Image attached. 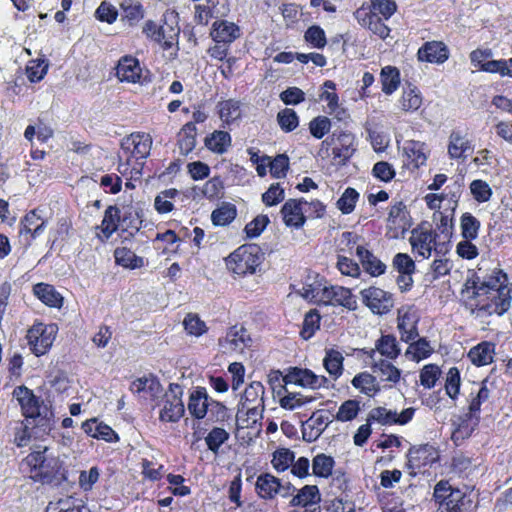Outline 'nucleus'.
Returning a JSON list of instances; mask_svg holds the SVG:
<instances>
[{
  "label": "nucleus",
  "mask_w": 512,
  "mask_h": 512,
  "mask_svg": "<svg viewBox=\"0 0 512 512\" xmlns=\"http://www.w3.org/2000/svg\"><path fill=\"white\" fill-rule=\"evenodd\" d=\"M506 282L507 275L500 269H494L492 274L482 281L477 277L473 287L474 294L477 297L489 295L487 298L490 300L487 303H481L483 300H480L478 303L480 310L489 315H502L509 309L511 296Z\"/></svg>",
  "instance_id": "f257e3e1"
},
{
  "label": "nucleus",
  "mask_w": 512,
  "mask_h": 512,
  "mask_svg": "<svg viewBox=\"0 0 512 512\" xmlns=\"http://www.w3.org/2000/svg\"><path fill=\"white\" fill-rule=\"evenodd\" d=\"M24 463L30 468L31 478L42 481H50L61 468L58 457L44 444L35 445Z\"/></svg>",
  "instance_id": "f03ea898"
},
{
  "label": "nucleus",
  "mask_w": 512,
  "mask_h": 512,
  "mask_svg": "<svg viewBox=\"0 0 512 512\" xmlns=\"http://www.w3.org/2000/svg\"><path fill=\"white\" fill-rule=\"evenodd\" d=\"M13 395L19 402L27 419H32L33 424L42 427L44 431L51 429L54 422L52 410L35 397L31 390L19 386L14 389Z\"/></svg>",
  "instance_id": "7ed1b4c3"
},
{
  "label": "nucleus",
  "mask_w": 512,
  "mask_h": 512,
  "mask_svg": "<svg viewBox=\"0 0 512 512\" xmlns=\"http://www.w3.org/2000/svg\"><path fill=\"white\" fill-rule=\"evenodd\" d=\"M434 497L439 504L437 512H462L472 503L470 495L443 480L436 484Z\"/></svg>",
  "instance_id": "20e7f679"
},
{
  "label": "nucleus",
  "mask_w": 512,
  "mask_h": 512,
  "mask_svg": "<svg viewBox=\"0 0 512 512\" xmlns=\"http://www.w3.org/2000/svg\"><path fill=\"white\" fill-rule=\"evenodd\" d=\"M260 263V249L256 245H243L226 259L227 268L240 276L255 273Z\"/></svg>",
  "instance_id": "39448f33"
},
{
  "label": "nucleus",
  "mask_w": 512,
  "mask_h": 512,
  "mask_svg": "<svg viewBox=\"0 0 512 512\" xmlns=\"http://www.w3.org/2000/svg\"><path fill=\"white\" fill-rule=\"evenodd\" d=\"M183 390L180 385L171 383L165 392L161 404L160 420L163 422H177L185 412L182 402Z\"/></svg>",
  "instance_id": "423d86ee"
},
{
  "label": "nucleus",
  "mask_w": 512,
  "mask_h": 512,
  "mask_svg": "<svg viewBox=\"0 0 512 512\" xmlns=\"http://www.w3.org/2000/svg\"><path fill=\"white\" fill-rule=\"evenodd\" d=\"M57 332L54 324L45 325L38 323L33 325L27 333L28 343L32 352L37 355H44L52 346Z\"/></svg>",
  "instance_id": "0eeeda50"
},
{
  "label": "nucleus",
  "mask_w": 512,
  "mask_h": 512,
  "mask_svg": "<svg viewBox=\"0 0 512 512\" xmlns=\"http://www.w3.org/2000/svg\"><path fill=\"white\" fill-rule=\"evenodd\" d=\"M283 381L285 384H296L311 389L327 388L330 384V381L325 376L316 375L309 369L299 367H290L283 376Z\"/></svg>",
  "instance_id": "6e6552de"
},
{
  "label": "nucleus",
  "mask_w": 512,
  "mask_h": 512,
  "mask_svg": "<svg viewBox=\"0 0 512 512\" xmlns=\"http://www.w3.org/2000/svg\"><path fill=\"white\" fill-rule=\"evenodd\" d=\"M363 303L374 313L383 315L391 311L394 300L391 293L378 287H369L361 290Z\"/></svg>",
  "instance_id": "1a4fd4ad"
},
{
  "label": "nucleus",
  "mask_w": 512,
  "mask_h": 512,
  "mask_svg": "<svg viewBox=\"0 0 512 512\" xmlns=\"http://www.w3.org/2000/svg\"><path fill=\"white\" fill-rule=\"evenodd\" d=\"M321 145H335L332 150L334 159H337L338 163L343 165L353 156L356 150L353 134L344 131L338 135L334 133L331 137L324 140Z\"/></svg>",
  "instance_id": "9d476101"
},
{
  "label": "nucleus",
  "mask_w": 512,
  "mask_h": 512,
  "mask_svg": "<svg viewBox=\"0 0 512 512\" xmlns=\"http://www.w3.org/2000/svg\"><path fill=\"white\" fill-rule=\"evenodd\" d=\"M414 413L415 409L411 407L404 409L400 414L396 410L376 407L369 412L367 422H378L381 425H405L412 420Z\"/></svg>",
  "instance_id": "9b49d317"
},
{
  "label": "nucleus",
  "mask_w": 512,
  "mask_h": 512,
  "mask_svg": "<svg viewBox=\"0 0 512 512\" xmlns=\"http://www.w3.org/2000/svg\"><path fill=\"white\" fill-rule=\"evenodd\" d=\"M252 339L244 327L233 326L226 336L219 339V345L224 353L242 352L250 346Z\"/></svg>",
  "instance_id": "f8f14e48"
},
{
  "label": "nucleus",
  "mask_w": 512,
  "mask_h": 512,
  "mask_svg": "<svg viewBox=\"0 0 512 512\" xmlns=\"http://www.w3.org/2000/svg\"><path fill=\"white\" fill-rule=\"evenodd\" d=\"M320 301L326 305H340L349 310L356 308V300L351 291L342 286L324 287L321 292Z\"/></svg>",
  "instance_id": "ddd939ff"
},
{
  "label": "nucleus",
  "mask_w": 512,
  "mask_h": 512,
  "mask_svg": "<svg viewBox=\"0 0 512 512\" xmlns=\"http://www.w3.org/2000/svg\"><path fill=\"white\" fill-rule=\"evenodd\" d=\"M152 139L146 133H132L124 138L121 147L124 151L130 152L136 159H145L149 156Z\"/></svg>",
  "instance_id": "4468645a"
},
{
  "label": "nucleus",
  "mask_w": 512,
  "mask_h": 512,
  "mask_svg": "<svg viewBox=\"0 0 512 512\" xmlns=\"http://www.w3.org/2000/svg\"><path fill=\"white\" fill-rule=\"evenodd\" d=\"M143 33L164 48L172 47L178 35V29L167 24L158 26L154 21H147L143 27Z\"/></svg>",
  "instance_id": "2eb2a0df"
},
{
  "label": "nucleus",
  "mask_w": 512,
  "mask_h": 512,
  "mask_svg": "<svg viewBox=\"0 0 512 512\" xmlns=\"http://www.w3.org/2000/svg\"><path fill=\"white\" fill-rule=\"evenodd\" d=\"M407 457L409 468L420 470L438 459V451L433 445L423 444L410 448Z\"/></svg>",
  "instance_id": "dca6fc26"
},
{
  "label": "nucleus",
  "mask_w": 512,
  "mask_h": 512,
  "mask_svg": "<svg viewBox=\"0 0 512 512\" xmlns=\"http://www.w3.org/2000/svg\"><path fill=\"white\" fill-rule=\"evenodd\" d=\"M321 494L316 485H305L290 500V506L310 509L311 512H320L319 503Z\"/></svg>",
  "instance_id": "f3484780"
},
{
  "label": "nucleus",
  "mask_w": 512,
  "mask_h": 512,
  "mask_svg": "<svg viewBox=\"0 0 512 512\" xmlns=\"http://www.w3.org/2000/svg\"><path fill=\"white\" fill-rule=\"evenodd\" d=\"M413 251L423 258H429L432 250L439 252L436 244V234L430 230H413L410 238Z\"/></svg>",
  "instance_id": "a211bd4d"
},
{
  "label": "nucleus",
  "mask_w": 512,
  "mask_h": 512,
  "mask_svg": "<svg viewBox=\"0 0 512 512\" xmlns=\"http://www.w3.org/2000/svg\"><path fill=\"white\" fill-rule=\"evenodd\" d=\"M282 220L287 227L299 229L306 222V215L303 211L302 198L287 200L280 210Z\"/></svg>",
  "instance_id": "6ab92c4d"
},
{
  "label": "nucleus",
  "mask_w": 512,
  "mask_h": 512,
  "mask_svg": "<svg viewBox=\"0 0 512 512\" xmlns=\"http://www.w3.org/2000/svg\"><path fill=\"white\" fill-rule=\"evenodd\" d=\"M116 76L121 82H140L142 69L138 59L128 55L121 57L116 67Z\"/></svg>",
  "instance_id": "aec40b11"
},
{
  "label": "nucleus",
  "mask_w": 512,
  "mask_h": 512,
  "mask_svg": "<svg viewBox=\"0 0 512 512\" xmlns=\"http://www.w3.org/2000/svg\"><path fill=\"white\" fill-rule=\"evenodd\" d=\"M331 420L323 413H313L312 416L302 424L303 439L307 442L317 440L328 427Z\"/></svg>",
  "instance_id": "412c9836"
},
{
  "label": "nucleus",
  "mask_w": 512,
  "mask_h": 512,
  "mask_svg": "<svg viewBox=\"0 0 512 512\" xmlns=\"http://www.w3.org/2000/svg\"><path fill=\"white\" fill-rule=\"evenodd\" d=\"M417 55L420 61L441 64L448 59L449 50L443 42L431 41L426 42L418 50Z\"/></svg>",
  "instance_id": "4be33fe9"
},
{
  "label": "nucleus",
  "mask_w": 512,
  "mask_h": 512,
  "mask_svg": "<svg viewBox=\"0 0 512 512\" xmlns=\"http://www.w3.org/2000/svg\"><path fill=\"white\" fill-rule=\"evenodd\" d=\"M211 400L205 388L197 387L189 395L188 411L193 417L203 419L208 414Z\"/></svg>",
  "instance_id": "5701e85b"
},
{
  "label": "nucleus",
  "mask_w": 512,
  "mask_h": 512,
  "mask_svg": "<svg viewBox=\"0 0 512 512\" xmlns=\"http://www.w3.org/2000/svg\"><path fill=\"white\" fill-rule=\"evenodd\" d=\"M472 150L471 141L459 130L451 132L448 141V155L451 159H465L466 153Z\"/></svg>",
  "instance_id": "b1692460"
},
{
  "label": "nucleus",
  "mask_w": 512,
  "mask_h": 512,
  "mask_svg": "<svg viewBox=\"0 0 512 512\" xmlns=\"http://www.w3.org/2000/svg\"><path fill=\"white\" fill-rule=\"evenodd\" d=\"M490 397V391L486 387L484 383H473L471 392H470V399H469V407H468V417L470 419L476 418L479 419L480 414V407L483 403L488 401Z\"/></svg>",
  "instance_id": "393cba45"
},
{
  "label": "nucleus",
  "mask_w": 512,
  "mask_h": 512,
  "mask_svg": "<svg viewBox=\"0 0 512 512\" xmlns=\"http://www.w3.org/2000/svg\"><path fill=\"white\" fill-rule=\"evenodd\" d=\"M211 36L217 43H231L240 36V29L232 22L216 21L213 24Z\"/></svg>",
  "instance_id": "a878e982"
},
{
  "label": "nucleus",
  "mask_w": 512,
  "mask_h": 512,
  "mask_svg": "<svg viewBox=\"0 0 512 512\" xmlns=\"http://www.w3.org/2000/svg\"><path fill=\"white\" fill-rule=\"evenodd\" d=\"M356 255L364 270L371 276H380L385 273L386 265L365 247L357 246Z\"/></svg>",
  "instance_id": "bb28decb"
},
{
  "label": "nucleus",
  "mask_w": 512,
  "mask_h": 512,
  "mask_svg": "<svg viewBox=\"0 0 512 512\" xmlns=\"http://www.w3.org/2000/svg\"><path fill=\"white\" fill-rule=\"evenodd\" d=\"M265 388L261 382L254 381L247 386L241 396L238 409L253 406H263Z\"/></svg>",
  "instance_id": "cd10ccee"
},
{
  "label": "nucleus",
  "mask_w": 512,
  "mask_h": 512,
  "mask_svg": "<svg viewBox=\"0 0 512 512\" xmlns=\"http://www.w3.org/2000/svg\"><path fill=\"white\" fill-rule=\"evenodd\" d=\"M417 322L418 318L414 311H406L403 314H399L398 329L403 341L411 342L418 337Z\"/></svg>",
  "instance_id": "c85d7f7f"
},
{
  "label": "nucleus",
  "mask_w": 512,
  "mask_h": 512,
  "mask_svg": "<svg viewBox=\"0 0 512 512\" xmlns=\"http://www.w3.org/2000/svg\"><path fill=\"white\" fill-rule=\"evenodd\" d=\"M33 293L42 303L49 307L60 308L63 304L62 295L50 284L38 283L34 285Z\"/></svg>",
  "instance_id": "c756f323"
},
{
  "label": "nucleus",
  "mask_w": 512,
  "mask_h": 512,
  "mask_svg": "<svg viewBox=\"0 0 512 512\" xmlns=\"http://www.w3.org/2000/svg\"><path fill=\"white\" fill-rule=\"evenodd\" d=\"M84 432L97 439H103L108 442L117 440V434L108 425L98 422L96 418L89 419L82 424Z\"/></svg>",
  "instance_id": "7c9ffc66"
},
{
  "label": "nucleus",
  "mask_w": 512,
  "mask_h": 512,
  "mask_svg": "<svg viewBox=\"0 0 512 512\" xmlns=\"http://www.w3.org/2000/svg\"><path fill=\"white\" fill-rule=\"evenodd\" d=\"M280 480L272 474L265 473L257 477L256 492L260 498L265 500L273 499L277 495Z\"/></svg>",
  "instance_id": "2f4dec72"
},
{
  "label": "nucleus",
  "mask_w": 512,
  "mask_h": 512,
  "mask_svg": "<svg viewBox=\"0 0 512 512\" xmlns=\"http://www.w3.org/2000/svg\"><path fill=\"white\" fill-rule=\"evenodd\" d=\"M403 151L414 168H419L426 163V145L423 142L415 140L406 141Z\"/></svg>",
  "instance_id": "473e14b6"
},
{
  "label": "nucleus",
  "mask_w": 512,
  "mask_h": 512,
  "mask_svg": "<svg viewBox=\"0 0 512 512\" xmlns=\"http://www.w3.org/2000/svg\"><path fill=\"white\" fill-rule=\"evenodd\" d=\"M374 356L375 351H372L371 358L373 359V363L371 368L373 372L376 373L383 381H390L394 383L399 381L401 375L400 370L387 360H376Z\"/></svg>",
  "instance_id": "72a5a7b5"
},
{
  "label": "nucleus",
  "mask_w": 512,
  "mask_h": 512,
  "mask_svg": "<svg viewBox=\"0 0 512 512\" xmlns=\"http://www.w3.org/2000/svg\"><path fill=\"white\" fill-rule=\"evenodd\" d=\"M494 348V344L482 342L469 351L468 357L477 366L490 364L493 361Z\"/></svg>",
  "instance_id": "f704fd0d"
},
{
  "label": "nucleus",
  "mask_w": 512,
  "mask_h": 512,
  "mask_svg": "<svg viewBox=\"0 0 512 512\" xmlns=\"http://www.w3.org/2000/svg\"><path fill=\"white\" fill-rule=\"evenodd\" d=\"M197 129L193 122L186 123L178 134V146L182 155H188L196 145Z\"/></svg>",
  "instance_id": "c9c22d12"
},
{
  "label": "nucleus",
  "mask_w": 512,
  "mask_h": 512,
  "mask_svg": "<svg viewBox=\"0 0 512 512\" xmlns=\"http://www.w3.org/2000/svg\"><path fill=\"white\" fill-rule=\"evenodd\" d=\"M45 220L42 219L36 210H32L25 215L21 221V234H31V237L35 239L44 231Z\"/></svg>",
  "instance_id": "e433bc0d"
},
{
  "label": "nucleus",
  "mask_w": 512,
  "mask_h": 512,
  "mask_svg": "<svg viewBox=\"0 0 512 512\" xmlns=\"http://www.w3.org/2000/svg\"><path fill=\"white\" fill-rule=\"evenodd\" d=\"M205 146L214 153L224 154L231 146V136L226 131L216 130L205 138Z\"/></svg>",
  "instance_id": "4c0bfd02"
},
{
  "label": "nucleus",
  "mask_w": 512,
  "mask_h": 512,
  "mask_svg": "<svg viewBox=\"0 0 512 512\" xmlns=\"http://www.w3.org/2000/svg\"><path fill=\"white\" fill-rule=\"evenodd\" d=\"M343 361L344 357L341 352L334 349L326 350L323 366L334 380L338 379L343 373Z\"/></svg>",
  "instance_id": "58836bf2"
},
{
  "label": "nucleus",
  "mask_w": 512,
  "mask_h": 512,
  "mask_svg": "<svg viewBox=\"0 0 512 512\" xmlns=\"http://www.w3.org/2000/svg\"><path fill=\"white\" fill-rule=\"evenodd\" d=\"M115 261L118 265L125 268L136 269L144 265V259L137 256L133 251L126 247H118L114 251Z\"/></svg>",
  "instance_id": "ea45409f"
},
{
  "label": "nucleus",
  "mask_w": 512,
  "mask_h": 512,
  "mask_svg": "<svg viewBox=\"0 0 512 512\" xmlns=\"http://www.w3.org/2000/svg\"><path fill=\"white\" fill-rule=\"evenodd\" d=\"M352 385L368 396H373L380 390L376 377L367 372L357 374Z\"/></svg>",
  "instance_id": "a19ab883"
},
{
  "label": "nucleus",
  "mask_w": 512,
  "mask_h": 512,
  "mask_svg": "<svg viewBox=\"0 0 512 512\" xmlns=\"http://www.w3.org/2000/svg\"><path fill=\"white\" fill-rule=\"evenodd\" d=\"M119 219V208L115 205L108 206L105 210L104 217L100 226L101 231L106 238H109L117 230Z\"/></svg>",
  "instance_id": "79ce46f5"
},
{
  "label": "nucleus",
  "mask_w": 512,
  "mask_h": 512,
  "mask_svg": "<svg viewBox=\"0 0 512 512\" xmlns=\"http://www.w3.org/2000/svg\"><path fill=\"white\" fill-rule=\"evenodd\" d=\"M130 390L133 393L145 392L154 397L156 396V394L162 391V387L160 382L156 378L143 377L134 380L130 385Z\"/></svg>",
  "instance_id": "37998d69"
},
{
  "label": "nucleus",
  "mask_w": 512,
  "mask_h": 512,
  "mask_svg": "<svg viewBox=\"0 0 512 512\" xmlns=\"http://www.w3.org/2000/svg\"><path fill=\"white\" fill-rule=\"evenodd\" d=\"M220 118L227 124H230L241 118V103L237 100L229 99L219 104Z\"/></svg>",
  "instance_id": "c03bdc74"
},
{
  "label": "nucleus",
  "mask_w": 512,
  "mask_h": 512,
  "mask_svg": "<svg viewBox=\"0 0 512 512\" xmlns=\"http://www.w3.org/2000/svg\"><path fill=\"white\" fill-rule=\"evenodd\" d=\"M335 461L331 456L318 454L313 458L312 471L315 476L327 478L332 474Z\"/></svg>",
  "instance_id": "a18cd8bd"
},
{
  "label": "nucleus",
  "mask_w": 512,
  "mask_h": 512,
  "mask_svg": "<svg viewBox=\"0 0 512 512\" xmlns=\"http://www.w3.org/2000/svg\"><path fill=\"white\" fill-rule=\"evenodd\" d=\"M179 195V191L175 188L166 189L161 191L156 197L154 201V206L157 212L161 214H165L171 212L173 210V202L177 196Z\"/></svg>",
  "instance_id": "49530a36"
},
{
  "label": "nucleus",
  "mask_w": 512,
  "mask_h": 512,
  "mask_svg": "<svg viewBox=\"0 0 512 512\" xmlns=\"http://www.w3.org/2000/svg\"><path fill=\"white\" fill-rule=\"evenodd\" d=\"M382 90L386 94H392L399 86V71L395 67L386 66L381 71Z\"/></svg>",
  "instance_id": "de8ad7c7"
},
{
  "label": "nucleus",
  "mask_w": 512,
  "mask_h": 512,
  "mask_svg": "<svg viewBox=\"0 0 512 512\" xmlns=\"http://www.w3.org/2000/svg\"><path fill=\"white\" fill-rule=\"evenodd\" d=\"M376 349L381 356L389 359H395L400 353L397 340L392 335L382 336L376 343Z\"/></svg>",
  "instance_id": "09e8293b"
},
{
  "label": "nucleus",
  "mask_w": 512,
  "mask_h": 512,
  "mask_svg": "<svg viewBox=\"0 0 512 512\" xmlns=\"http://www.w3.org/2000/svg\"><path fill=\"white\" fill-rule=\"evenodd\" d=\"M236 217V208L230 203H224L211 214L214 225L224 226L232 222Z\"/></svg>",
  "instance_id": "8fccbe9b"
},
{
  "label": "nucleus",
  "mask_w": 512,
  "mask_h": 512,
  "mask_svg": "<svg viewBox=\"0 0 512 512\" xmlns=\"http://www.w3.org/2000/svg\"><path fill=\"white\" fill-rule=\"evenodd\" d=\"M422 104V97L415 87L409 86L403 91L400 105L403 111H416Z\"/></svg>",
  "instance_id": "3c124183"
},
{
  "label": "nucleus",
  "mask_w": 512,
  "mask_h": 512,
  "mask_svg": "<svg viewBox=\"0 0 512 512\" xmlns=\"http://www.w3.org/2000/svg\"><path fill=\"white\" fill-rule=\"evenodd\" d=\"M460 226L464 239L473 240L477 238L480 229V221L471 213H464L461 216Z\"/></svg>",
  "instance_id": "603ef678"
},
{
  "label": "nucleus",
  "mask_w": 512,
  "mask_h": 512,
  "mask_svg": "<svg viewBox=\"0 0 512 512\" xmlns=\"http://www.w3.org/2000/svg\"><path fill=\"white\" fill-rule=\"evenodd\" d=\"M363 25L381 39H386L389 36L390 29L376 13H371L364 18Z\"/></svg>",
  "instance_id": "864d4df0"
},
{
  "label": "nucleus",
  "mask_w": 512,
  "mask_h": 512,
  "mask_svg": "<svg viewBox=\"0 0 512 512\" xmlns=\"http://www.w3.org/2000/svg\"><path fill=\"white\" fill-rule=\"evenodd\" d=\"M294 452L287 448H281L273 453L272 465L278 472H283L291 467L294 462Z\"/></svg>",
  "instance_id": "5fc2aeb1"
},
{
  "label": "nucleus",
  "mask_w": 512,
  "mask_h": 512,
  "mask_svg": "<svg viewBox=\"0 0 512 512\" xmlns=\"http://www.w3.org/2000/svg\"><path fill=\"white\" fill-rule=\"evenodd\" d=\"M359 411L360 402L357 400L349 399L341 404L335 418L340 422L351 421L357 417Z\"/></svg>",
  "instance_id": "6e6d98bb"
},
{
  "label": "nucleus",
  "mask_w": 512,
  "mask_h": 512,
  "mask_svg": "<svg viewBox=\"0 0 512 512\" xmlns=\"http://www.w3.org/2000/svg\"><path fill=\"white\" fill-rule=\"evenodd\" d=\"M229 439V433L219 427L213 428L208 435L205 437V442L208 449L213 453H218L219 448Z\"/></svg>",
  "instance_id": "4d7b16f0"
},
{
  "label": "nucleus",
  "mask_w": 512,
  "mask_h": 512,
  "mask_svg": "<svg viewBox=\"0 0 512 512\" xmlns=\"http://www.w3.org/2000/svg\"><path fill=\"white\" fill-rule=\"evenodd\" d=\"M320 327V315L317 310L306 313L300 335L303 339H310Z\"/></svg>",
  "instance_id": "13d9d810"
},
{
  "label": "nucleus",
  "mask_w": 512,
  "mask_h": 512,
  "mask_svg": "<svg viewBox=\"0 0 512 512\" xmlns=\"http://www.w3.org/2000/svg\"><path fill=\"white\" fill-rule=\"evenodd\" d=\"M461 384L460 372L457 367H451L445 378V391L446 394L455 400L459 394Z\"/></svg>",
  "instance_id": "bf43d9fd"
},
{
  "label": "nucleus",
  "mask_w": 512,
  "mask_h": 512,
  "mask_svg": "<svg viewBox=\"0 0 512 512\" xmlns=\"http://www.w3.org/2000/svg\"><path fill=\"white\" fill-rule=\"evenodd\" d=\"M406 214V206L402 201H398L390 208L388 222L393 226L404 230L407 224Z\"/></svg>",
  "instance_id": "052dcab7"
},
{
  "label": "nucleus",
  "mask_w": 512,
  "mask_h": 512,
  "mask_svg": "<svg viewBox=\"0 0 512 512\" xmlns=\"http://www.w3.org/2000/svg\"><path fill=\"white\" fill-rule=\"evenodd\" d=\"M277 121L281 129L285 132H291L297 128L299 118L297 113L290 108H285L277 114Z\"/></svg>",
  "instance_id": "680f3d73"
},
{
  "label": "nucleus",
  "mask_w": 512,
  "mask_h": 512,
  "mask_svg": "<svg viewBox=\"0 0 512 512\" xmlns=\"http://www.w3.org/2000/svg\"><path fill=\"white\" fill-rule=\"evenodd\" d=\"M359 194L353 188H347L337 201V207L343 214L351 213L358 200Z\"/></svg>",
  "instance_id": "e2e57ef3"
},
{
  "label": "nucleus",
  "mask_w": 512,
  "mask_h": 512,
  "mask_svg": "<svg viewBox=\"0 0 512 512\" xmlns=\"http://www.w3.org/2000/svg\"><path fill=\"white\" fill-rule=\"evenodd\" d=\"M270 173L274 178H283L289 168V158L285 154H279L274 159L269 157Z\"/></svg>",
  "instance_id": "0e129e2a"
},
{
  "label": "nucleus",
  "mask_w": 512,
  "mask_h": 512,
  "mask_svg": "<svg viewBox=\"0 0 512 512\" xmlns=\"http://www.w3.org/2000/svg\"><path fill=\"white\" fill-rule=\"evenodd\" d=\"M441 371L437 365H425L420 372V383L425 388L431 389L435 386Z\"/></svg>",
  "instance_id": "69168bd1"
},
{
  "label": "nucleus",
  "mask_w": 512,
  "mask_h": 512,
  "mask_svg": "<svg viewBox=\"0 0 512 512\" xmlns=\"http://www.w3.org/2000/svg\"><path fill=\"white\" fill-rule=\"evenodd\" d=\"M431 351L432 349L429 345V342L426 339L421 338L410 345L406 351V356L412 355L411 358L413 360L419 361L421 359L427 358Z\"/></svg>",
  "instance_id": "338daca9"
},
{
  "label": "nucleus",
  "mask_w": 512,
  "mask_h": 512,
  "mask_svg": "<svg viewBox=\"0 0 512 512\" xmlns=\"http://www.w3.org/2000/svg\"><path fill=\"white\" fill-rule=\"evenodd\" d=\"M331 121L326 116H317L309 123V130L313 137L321 139L330 131Z\"/></svg>",
  "instance_id": "774afa93"
}]
</instances>
